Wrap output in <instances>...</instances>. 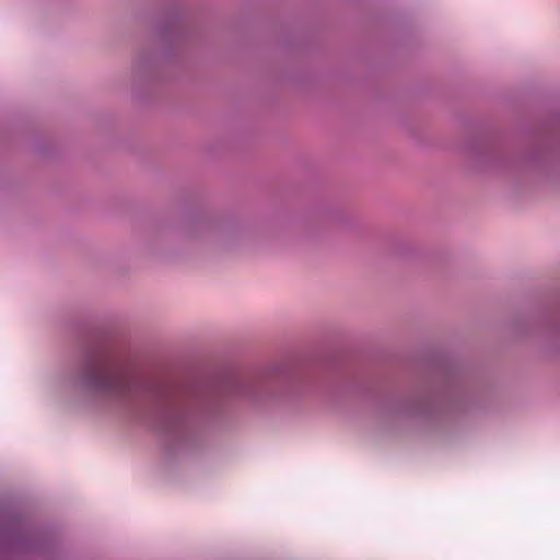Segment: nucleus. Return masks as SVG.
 <instances>
[{
    "mask_svg": "<svg viewBox=\"0 0 560 560\" xmlns=\"http://www.w3.org/2000/svg\"><path fill=\"white\" fill-rule=\"evenodd\" d=\"M96 386L118 393L129 387V374L120 369L102 365L95 371L94 380Z\"/></svg>",
    "mask_w": 560,
    "mask_h": 560,
    "instance_id": "nucleus-1",
    "label": "nucleus"
}]
</instances>
